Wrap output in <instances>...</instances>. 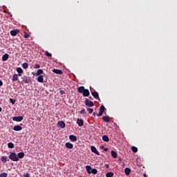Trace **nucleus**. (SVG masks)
Wrapping results in <instances>:
<instances>
[{
    "mask_svg": "<svg viewBox=\"0 0 177 177\" xmlns=\"http://www.w3.org/2000/svg\"><path fill=\"white\" fill-rule=\"evenodd\" d=\"M41 74H44V71L42 69H39L36 73V77L41 75Z\"/></svg>",
    "mask_w": 177,
    "mask_h": 177,
    "instance_id": "27",
    "label": "nucleus"
},
{
    "mask_svg": "<svg viewBox=\"0 0 177 177\" xmlns=\"http://www.w3.org/2000/svg\"><path fill=\"white\" fill-rule=\"evenodd\" d=\"M10 103H12V104H15V103H16V100H13V99L10 98Z\"/></svg>",
    "mask_w": 177,
    "mask_h": 177,
    "instance_id": "38",
    "label": "nucleus"
},
{
    "mask_svg": "<svg viewBox=\"0 0 177 177\" xmlns=\"http://www.w3.org/2000/svg\"><path fill=\"white\" fill-rule=\"evenodd\" d=\"M2 111V108L0 106V113Z\"/></svg>",
    "mask_w": 177,
    "mask_h": 177,
    "instance_id": "48",
    "label": "nucleus"
},
{
    "mask_svg": "<svg viewBox=\"0 0 177 177\" xmlns=\"http://www.w3.org/2000/svg\"><path fill=\"white\" fill-rule=\"evenodd\" d=\"M2 85H3V82H2V80H0V86H2Z\"/></svg>",
    "mask_w": 177,
    "mask_h": 177,
    "instance_id": "45",
    "label": "nucleus"
},
{
    "mask_svg": "<svg viewBox=\"0 0 177 177\" xmlns=\"http://www.w3.org/2000/svg\"><path fill=\"white\" fill-rule=\"evenodd\" d=\"M19 32H20V30H19L18 29H17V30H10V35H12V37H16V35H17Z\"/></svg>",
    "mask_w": 177,
    "mask_h": 177,
    "instance_id": "5",
    "label": "nucleus"
},
{
    "mask_svg": "<svg viewBox=\"0 0 177 177\" xmlns=\"http://www.w3.org/2000/svg\"><path fill=\"white\" fill-rule=\"evenodd\" d=\"M111 154L113 158H117L118 155H117V152H115V151H111Z\"/></svg>",
    "mask_w": 177,
    "mask_h": 177,
    "instance_id": "24",
    "label": "nucleus"
},
{
    "mask_svg": "<svg viewBox=\"0 0 177 177\" xmlns=\"http://www.w3.org/2000/svg\"><path fill=\"white\" fill-rule=\"evenodd\" d=\"M102 140L104 142H109L110 141V138H109V136L104 135L102 136Z\"/></svg>",
    "mask_w": 177,
    "mask_h": 177,
    "instance_id": "21",
    "label": "nucleus"
},
{
    "mask_svg": "<svg viewBox=\"0 0 177 177\" xmlns=\"http://www.w3.org/2000/svg\"><path fill=\"white\" fill-rule=\"evenodd\" d=\"M8 149H15V144L13 142H9L8 144Z\"/></svg>",
    "mask_w": 177,
    "mask_h": 177,
    "instance_id": "28",
    "label": "nucleus"
},
{
    "mask_svg": "<svg viewBox=\"0 0 177 177\" xmlns=\"http://www.w3.org/2000/svg\"><path fill=\"white\" fill-rule=\"evenodd\" d=\"M13 129L15 131H21V129H23V127H21V126L20 125H17L13 127Z\"/></svg>",
    "mask_w": 177,
    "mask_h": 177,
    "instance_id": "13",
    "label": "nucleus"
},
{
    "mask_svg": "<svg viewBox=\"0 0 177 177\" xmlns=\"http://www.w3.org/2000/svg\"><path fill=\"white\" fill-rule=\"evenodd\" d=\"M91 174H93V175H96V174H97V169H92Z\"/></svg>",
    "mask_w": 177,
    "mask_h": 177,
    "instance_id": "31",
    "label": "nucleus"
},
{
    "mask_svg": "<svg viewBox=\"0 0 177 177\" xmlns=\"http://www.w3.org/2000/svg\"><path fill=\"white\" fill-rule=\"evenodd\" d=\"M57 127H59V128H62V129H64V128H66V123H64V122H63V121H59L58 122H57Z\"/></svg>",
    "mask_w": 177,
    "mask_h": 177,
    "instance_id": "6",
    "label": "nucleus"
},
{
    "mask_svg": "<svg viewBox=\"0 0 177 177\" xmlns=\"http://www.w3.org/2000/svg\"><path fill=\"white\" fill-rule=\"evenodd\" d=\"M18 80H19V75H17V74H14V75H12V81L13 82H15V81H17Z\"/></svg>",
    "mask_w": 177,
    "mask_h": 177,
    "instance_id": "15",
    "label": "nucleus"
},
{
    "mask_svg": "<svg viewBox=\"0 0 177 177\" xmlns=\"http://www.w3.org/2000/svg\"><path fill=\"white\" fill-rule=\"evenodd\" d=\"M46 56H47L48 57H52V53H50L48 51H46Z\"/></svg>",
    "mask_w": 177,
    "mask_h": 177,
    "instance_id": "36",
    "label": "nucleus"
},
{
    "mask_svg": "<svg viewBox=\"0 0 177 177\" xmlns=\"http://www.w3.org/2000/svg\"><path fill=\"white\" fill-rule=\"evenodd\" d=\"M120 161H122L121 158L119 159Z\"/></svg>",
    "mask_w": 177,
    "mask_h": 177,
    "instance_id": "50",
    "label": "nucleus"
},
{
    "mask_svg": "<svg viewBox=\"0 0 177 177\" xmlns=\"http://www.w3.org/2000/svg\"><path fill=\"white\" fill-rule=\"evenodd\" d=\"M91 95L92 96H93L95 99H99L100 100V98H99V93L97 92L96 91L91 92Z\"/></svg>",
    "mask_w": 177,
    "mask_h": 177,
    "instance_id": "11",
    "label": "nucleus"
},
{
    "mask_svg": "<svg viewBox=\"0 0 177 177\" xmlns=\"http://www.w3.org/2000/svg\"><path fill=\"white\" fill-rule=\"evenodd\" d=\"M23 116H15L12 118V121H15L16 122H21L24 120Z\"/></svg>",
    "mask_w": 177,
    "mask_h": 177,
    "instance_id": "4",
    "label": "nucleus"
},
{
    "mask_svg": "<svg viewBox=\"0 0 177 177\" xmlns=\"http://www.w3.org/2000/svg\"><path fill=\"white\" fill-rule=\"evenodd\" d=\"M59 93L60 95H66V91H64V90H60Z\"/></svg>",
    "mask_w": 177,
    "mask_h": 177,
    "instance_id": "39",
    "label": "nucleus"
},
{
    "mask_svg": "<svg viewBox=\"0 0 177 177\" xmlns=\"http://www.w3.org/2000/svg\"><path fill=\"white\" fill-rule=\"evenodd\" d=\"M104 110H106V108L103 105H102L100 107V111H101L102 113H104Z\"/></svg>",
    "mask_w": 177,
    "mask_h": 177,
    "instance_id": "32",
    "label": "nucleus"
},
{
    "mask_svg": "<svg viewBox=\"0 0 177 177\" xmlns=\"http://www.w3.org/2000/svg\"><path fill=\"white\" fill-rule=\"evenodd\" d=\"M143 176L147 177V176L146 175V174H144Z\"/></svg>",
    "mask_w": 177,
    "mask_h": 177,
    "instance_id": "49",
    "label": "nucleus"
},
{
    "mask_svg": "<svg viewBox=\"0 0 177 177\" xmlns=\"http://www.w3.org/2000/svg\"><path fill=\"white\" fill-rule=\"evenodd\" d=\"M1 161L2 162H6L7 161H9V159H8V157L6 156H2L1 158Z\"/></svg>",
    "mask_w": 177,
    "mask_h": 177,
    "instance_id": "26",
    "label": "nucleus"
},
{
    "mask_svg": "<svg viewBox=\"0 0 177 177\" xmlns=\"http://www.w3.org/2000/svg\"><path fill=\"white\" fill-rule=\"evenodd\" d=\"M24 152H19L17 156L19 158H24Z\"/></svg>",
    "mask_w": 177,
    "mask_h": 177,
    "instance_id": "25",
    "label": "nucleus"
},
{
    "mask_svg": "<svg viewBox=\"0 0 177 177\" xmlns=\"http://www.w3.org/2000/svg\"><path fill=\"white\" fill-rule=\"evenodd\" d=\"M87 111H88V114H92L93 113V109L88 108Z\"/></svg>",
    "mask_w": 177,
    "mask_h": 177,
    "instance_id": "35",
    "label": "nucleus"
},
{
    "mask_svg": "<svg viewBox=\"0 0 177 177\" xmlns=\"http://www.w3.org/2000/svg\"><path fill=\"white\" fill-rule=\"evenodd\" d=\"M8 59H9V54L6 53L3 55L1 60L2 62H8Z\"/></svg>",
    "mask_w": 177,
    "mask_h": 177,
    "instance_id": "10",
    "label": "nucleus"
},
{
    "mask_svg": "<svg viewBox=\"0 0 177 177\" xmlns=\"http://www.w3.org/2000/svg\"><path fill=\"white\" fill-rule=\"evenodd\" d=\"M8 158L11 160V161L17 162L19 161V158L17 157V154L15 152H10V155Z\"/></svg>",
    "mask_w": 177,
    "mask_h": 177,
    "instance_id": "1",
    "label": "nucleus"
},
{
    "mask_svg": "<svg viewBox=\"0 0 177 177\" xmlns=\"http://www.w3.org/2000/svg\"><path fill=\"white\" fill-rule=\"evenodd\" d=\"M53 73H55V74H59V75H62V74H63V71L60 69H53Z\"/></svg>",
    "mask_w": 177,
    "mask_h": 177,
    "instance_id": "9",
    "label": "nucleus"
},
{
    "mask_svg": "<svg viewBox=\"0 0 177 177\" xmlns=\"http://www.w3.org/2000/svg\"><path fill=\"white\" fill-rule=\"evenodd\" d=\"M84 91H85V87L84 86H80L77 88V92H79V93H83Z\"/></svg>",
    "mask_w": 177,
    "mask_h": 177,
    "instance_id": "19",
    "label": "nucleus"
},
{
    "mask_svg": "<svg viewBox=\"0 0 177 177\" xmlns=\"http://www.w3.org/2000/svg\"><path fill=\"white\" fill-rule=\"evenodd\" d=\"M17 72L18 73L19 77H21V74H23V69L21 68H17Z\"/></svg>",
    "mask_w": 177,
    "mask_h": 177,
    "instance_id": "16",
    "label": "nucleus"
},
{
    "mask_svg": "<svg viewBox=\"0 0 177 177\" xmlns=\"http://www.w3.org/2000/svg\"><path fill=\"white\" fill-rule=\"evenodd\" d=\"M69 139H70V140H71V142H77V136H75L74 135H71L69 136Z\"/></svg>",
    "mask_w": 177,
    "mask_h": 177,
    "instance_id": "14",
    "label": "nucleus"
},
{
    "mask_svg": "<svg viewBox=\"0 0 177 177\" xmlns=\"http://www.w3.org/2000/svg\"><path fill=\"white\" fill-rule=\"evenodd\" d=\"M106 177H113V176H114V173H113V172H108V173H106Z\"/></svg>",
    "mask_w": 177,
    "mask_h": 177,
    "instance_id": "30",
    "label": "nucleus"
},
{
    "mask_svg": "<svg viewBox=\"0 0 177 177\" xmlns=\"http://www.w3.org/2000/svg\"><path fill=\"white\" fill-rule=\"evenodd\" d=\"M22 67L23 68H24L25 70H27V68H28V63L24 62L22 64Z\"/></svg>",
    "mask_w": 177,
    "mask_h": 177,
    "instance_id": "29",
    "label": "nucleus"
},
{
    "mask_svg": "<svg viewBox=\"0 0 177 177\" xmlns=\"http://www.w3.org/2000/svg\"><path fill=\"white\" fill-rule=\"evenodd\" d=\"M24 37L25 38H30V34L25 32H24Z\"/></svg>",
    "mask_w": 177,
    "mask_h": 177,
    "instance_id": "37",
    "label": "nucleus"
},
{
    "mask_svg": "<svg viewBox=\"0 0 177 177\" xmlns=\"http://www.w3.org/2000/svg\"><path fill=\"white\" fill-rule=\"evenodd\" d=\"M86 171H87V174H91V172L92 171V167L90 165H86Z\"/></svg>",
    "mask_w": 177,
    "mask_h": 177,
    "instance_id": "20",
    "label": "nucleus"
},
{
    "mask_svg": "<svg viewBox=\"0 0 177 177\" xmlns=\"http://www.w3.org/2000/svg\"><path fill=\"white\" fill-rule=\"evenodd\" d=\"M104 151H109V148H104Z\"/></svg>",
    "mask_w": 177,
    "mask_h": 177,
    "instance_id": "47",
    "label": "nucleus"
},
{
    "mask_svg": "<svg viewBox=\"0 0 177 177\" xmlns=\"http://www.w3.org/2000/svg\"><path fill=\"white\" fill-rule=\"evenodd\" d=\"M85 113H86L85 109H83L80 111V114H85Z\"/></svg>",
    "mask_w": 177,
    "mask_h": 177,
    "instance_id": "40",
    "label": "nucleus"
},
{
    "mask_svg": "<svg viewBox=\"0 0 177 177\" xmlns=\"http://www.w3.org/2000/svg\"><path fill=\"white\" fill-rule=\"evenodd\" d=\"M0 177H8V174L3 172V173L0 174Z\"/></svg>",
    "mask_w": 177,
    "mask_h": 177,
    "instance_id": "34",
    "label": "nucleus"
},
{
    "mask_svg": "<svg viewBox=\"0 0 177 177\" xmlns=\"http://www.w3.org/2000/svg\"><path fill=\"white\" fill-rule=\"evenodd\" d=\"M82 95L84 97H88L91 93H89V90L88 89H84V91L82 93Z\"/></svg>",
    "mask_w": 177,
    "mask_h": 177,
    "instance_id": "8",
    "label": "nucleus"
},
{
    "mask_svg": "<svg viewBox=\"0 0 177 177\" xmlns=\"http://www.w3.org/2000/svg\"><path fill=\"white\" fill-rule=\"evenodd\" d=\"M105 168H110V165L106 164L105 165Z\"/></svg>",
    "mask_w": 177,
    "mask_h": 177,
    "instance_id": "44",
    "label": "nucleus"
},
{
    "mask_svg": "<svg viewBox=\"0 0 177 177\" xmlns=\"http://www.w3.org/2000/svg\"><path fill=\"white\" fill-rule=\"evenodd\" d=\"M65 146H66V149H73V147H74V145L70 142H66L65 144Z\"/></svg>",
    "mask_w": 177,
    "mask_h": 177,
    "instance_id": "17",
    "label": "nucleus"
},
{
    "mask_svg": "<svg viewBox=\"0 0 177 177\" xmlns=\"http://www.w3.org/2000/svg\"><path fill=\"white\" fill-rule=\"evenodd\" d=\"M124 174H125V175H127L128 176V175H129L131 174V169L126 167L124 169Z\"/></svg>",
    "mask_w": 177,
    "mask_h": 177,
    "instance_id": "18",
    "label": "nucleus"
},
{
    "mask_svg": "<svg viewBox=\"0 0 177 177\" xmlns=\"http://www.w3.org/2000/svg\"><path fill=\"white\" fill-rule=\"evenodd\" d=\"M24 177H30V174L28 173L24 174Z\"/></svg>",
    "mask_w": 177,
    "mask_h": 177,
    "instance_id": "43",
    "label": "nucleus"
},
{
    "mask_svg": "<svg viewBox=\"0 0 177 177\" xmlns=\"http://www.w3.org/2000/svg\"><path fill=\"white\" fill-rule=\"evenodd\" d=\"M102 115H103V112L100 111L99 113L97 114V117H102Z\"/></svg>",
    "mask_w": 177,
    "mask_h": 177,
    "instance_id": "42",
    "label": "nucleus"
},
{
    "mask_svg": "<svg viewBox=\"0 0 177 177\" xmlns=\"http://www.w3.org/2000/svg\"><path fill=\"white\" fill-rule=\"evenodd\" d=\"M38 82H44V75H39L37 77Z\"/></svg>",
    "mask_w": 177,
    "mask_h": 177,
    "instance_id": "23",
    "label": "nucleus"
},
{
    "mask_svg": "<svg viewBox=\"0 0 177 177\" xmlns=\"http://www.w3.org/2000/svg\"><path fill=\"white\" fill-rule=\"evenodd\" d=\"M21 80H22V82H24V84H30V82H31V77L28 76L24 75L21 77Z\"/></svg>",
    "mask_w": 177,
    "mask_h": 177,
    "instance_id": "2",
    "label": "nucleus"
},
{
    "mask_svg": "<svg viewBox=\"0 0 177 177\" xmlns=\"http://www.w3.org/2000/svg\"><path fill=\"white\" fill-rule=\"evenodd\" d=\"M93 115L94 117H96V115H97V113L93 112Z\"/></svg>",
    "mask_w": 177,
    "mask_h": 177,
    "instance_id": "46",
    "label": "nucleus"
},
{
    "mask_svg": "<svg viewBox=\"0 0 177 177\" xmlns=\"http://www.w3.org/2000/svg\"><path fill=\"white\" fill-rule=\"evenodd\" d=\"M102 120L105 122H110V117H109V116H104V117H102Z\"/></svg>",
    "mask_w": 177,
    "mask_h": 177,
    "instance_id": "22",
    "label": "nucleus"
},
{
    "mask_svg": "<svg viewBox=\"0 0 177 177\" xmlns=\"http://www.w3.org/2000/svg\"><path fill=\"white\" fill-rule=\"evenodd\" d=\"M91 150L93 153H94L95 154H97V156H100V153H99L97 151V149H96V147L95 146H91Z\"/></svg>",
    "mask_w": 177,
    "mask_h": 177,
    "instance_id": "7",
    "label": "nucleus"
},
{
    "mask_svg": "<svg viewBox=\"0 0 177 177\" xmlns=\"http://www.w3.org/2000/svg\"><path fill=\"white\" fill-rule=\"evenodd\" d=\"M131 150L133 151V153H138V147H132Z\"/></svg>",
    "mask_w": 177,
    "mask_h": 177,
    "instance_id": "33",
    "label": "nucleus"
},
{
    "mask_svg": "<svg viewBox=\"0 0 177 177\" xmlns=\"http://www.w3.org/2000/svg\"><path fill=\"white\" fill-rule=\"evenodd\" d=\"M85 106H87V107H93L95 106V104H93V102L89 100L88 98H86L84 101Z\"/></svg>",
    "mask_w": 177,
    "mask_h": 177,
    "instance_id": "3",
    "label": "nucleus"
},
{
    "mask_svg": "<svg viewBox=\"0 0 177 177\" xmlns=\"http://www.w3.org/2000/svg\"><path fill=\"white\" fill-rule=\"evenodd\" d=\"M77 124L79 125V127H83L84 126V120H82V119L77 118Z\"/></svg>",
    "mask_w": 177,
    "mask_h": 177,
    "instance_id": "12",
    "label": "nucleus"
},
{
    "mask_svg": "<svg viewBox=\"0 0 177 177\" xmlns=\"http://www.w3.org/2000/svg\"><path fill=\"white\" fill-rule=\"evenodd\" d=\"M35 68H41V65L36 64L35 65Z\"/></svg>",
    "mask_w": 177,
    "mask_h": 177,
    "instance_id": "41",
    "label": "nucleus"
}]
</instances>
